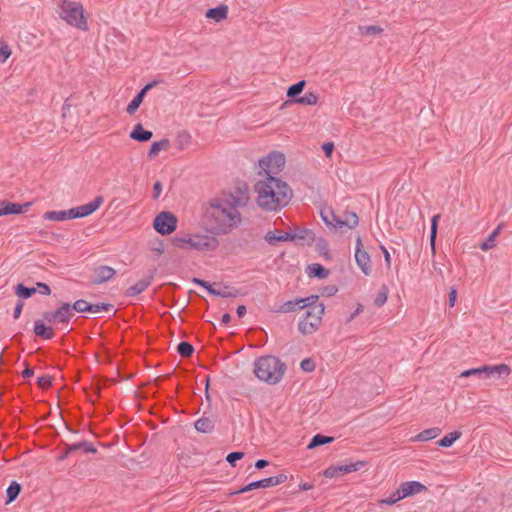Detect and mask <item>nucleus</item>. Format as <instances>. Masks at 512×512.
<instances>
[{
	"label": "nucleus",
	"instance_id": "49530a36",
	"mask_svg": "<svg viewBox=\"0 0 512 512\" xmlns=\"http://www.w3.org/2000/svg\"><path fill=\"white\" fill-rule=\"evenodd\" d=\"M358 30L361 36L377 35L383 32V29L377 25L359 26Z\"/></svg>",
	"mask_w": 512,
	"mask_h": 512
},
{
	"label": "nucleus",
	"instance_id": "864d4df0",
	"mask_svg": "<svg viewBox=\"0 0 512 512\" xmlns=\"http://www.w3.org/2000/svg\"><path fill=\"white\" fill-rule=\"evenodd\" d=\"M300 367L305 372H312L315 370L316 365L312 358H306L301 361Z\"/></svg>",
	"mask_w": 512,
	"mask_h": 512
},
{
	"label": "nucleus",
	"instance_id": "4c0bfd02",
	"mask_svg": "<svg viewBox=\"0 0 512 512\" xmlns=\"http://www.w3.org/2000/svg\"><path fill=\"white\" fill-rule=\"evenodd\" d=\"M305 85H306V81L305 80H300L297 83L291 85L287 89V93H286L287 97L290 98V99H293V101H294L302 93V91L304 90Z\"/></svg>",
	"mask_w": 512,
	"mask_h": 512
},
{
	"label": "nucleus",
	"instance_id": "a211bd4d",
	"mask_svg": "<svg viewBox=\"0 0 512 512\" xmlns=\"http://www.w3.org/2000/svg\"><path fill=\"white\" fill-rule=\"evenodd\" d=\"M115 274L116 270L114 268L106 265H100L98 267H95L93 271L94 277L92 279V283L96 285L105 283L111 278H113Z\"/></svg>",
	"mask_w": 512,
	"mask_h": 512
},
{
	"label": "nucleus",
	"instance_id": "4be33fe9",
	"mask_svg": "<svg viewBox=\"0 0 512 512\" xmlns=\"http://www.w3.org/2000/svg\"><path fill=\"white\" fill-rule=\"evenodd\" d=\"M402 496L408 497L417 493H420L424 490H426V486H424L422 483L418 481H408L404 482L399 486Z\"/></svg>",
	"mask_w": 512,
	"mask_h": 512
},
{
	"label": "nucleus",
	"instance_id": "ddd939ff",
	"mask_svg": "<svg viewBox=\"0 0 512 512\" xmlns=\"http://www.w3.org/2000/svg\"><path fill=\"white\" fill-rule=\"evenodd\" d=\"M103 201H104L103 196L99 195V196H96L91 202H89L85 205L71 208V211L73 212L74 219L91 215L101 206Z\"/></svg>",
	"mask_w": 512,
	"mask_h": 512
},
{
	"label": "nucleus",
	"instance_id": "f704fd0d",
	"mask_svg": "<svg viewBox=\"0 0 512 512\" xmlns=\"http://www.w3.org/2000/svg\"><path fill=\"white\" fill-rule=\"evenodd\" d=\"M486 369H487V378H490L491 376H494L495 374H497L499 377L502 375L507 376L511 372L510 367L506 364H499V365H495V366H487L486 365Z\"/></svg>",
	"mask_w": 512,
	"mask_h": 512
},
{
	"label": "nucleus",
	"instance_id": "a18cd8bd",
	"mask_svg": "<svg viewBox=\"0 0 512 512\" xmlns=\"http://www.w3.org/2000/svg\"><path fill=\"white\" fill-rule=\"evenodd\" d=\"M388 293V287L385 284L382 285L376 298L374 299V305L378 308L382 307L387 301Z\"/></svg>",
	"mask_w": 512,
	"mask_h": 512
},
{
	"label": "nucleus",
	"instance_id": "473e14b6",
	"mask_svg": "<svg viewBox=\"0 0 512 512\" xmlns=\"http://www.w3.org/2000/svg\"><path fill=\"white\" fill-rule=\"evenodd\" d=\"M81 450L85 453H96L97 449L88 441L84 440L74 444H68V452Z\"/></svg>",
	"mask_w": 512,
	"mask_h": 512
},
{
	"label": "nucleus",
	"instance_id": "e433bc0d",
	"mask_svg": "<svg viewBox=\"0 0 512 512\" xmlns=\"http://www.w3.org/2000/svg\"><path fill=\"white\" fill-rule=\"evenodd\" d=\"M462 433L460 431H453L445 435L442 439H440L437 444L440 447H450L453 443L461 437Z\"/></svg>",
	"mask_w": 512,
	"mask_h": 512
},
{
	"label": "nucleus",
	"instance_id": "39448f33",
	"mask_svg": "<svg viewBox=\"0 0 512 512\" xmlns=\"http://www.w3.org/2000/svg\"><path fill=\"white\" fill-rule=\"evenodd\" d=\"M303 318L299 321V331L304 334L314 333L320 326L325 307L323 303L312 304L306 308Z\"/></svg>",
	"mask_w": 512,
	"mask_h": 512
},
{
	"label": "nucleus",
	"instance_id": "a878e982",
	"mask_svg": "<svg viewBox=\"0 0 512 512\" xmlns=\"http://www.w3.org/2000/svg\"><path fill=\"white\" fill-rule=\"evenodd\" d=\"M43 218L50 221H64L67 219H74L71 209L63 211H47L44 213Z\"/></svg>",
	"mask_w": 512,
	"mask_h": 512
},
{
	"label": "nucleus",
	"instance_id": "1a4fd4ad",
	"mask_svg": "<svg viewBox=\"0 0 512 512\" xmlns=\"http://www.w3.org/2000/svg\"><path fill=\"white\" fill-rule=\"evenodd\" d=\"M74 316L73 312H71V307L69 303H62L59 308L54 311H45L42 314L43 320L48 323H60V324H68L70 319Z\"/></svg>",
	"mask_w": 512,
	"mask_h": 512
},
{
	"label": "nucleus",
	"instance_id": "603ef678",
	"mask_svg": "<svg viewBox=\"0 0 512 512\" xmlns=\"http://www.w3.org/2000/svg\"><path fill=\"white\" fill-rule=\"evenodd\" d=\"M244 457V452L235 451L231 452L226 456V461L230 463L231 466L235 467L236 462Z\"/></svg>",
	"mask_w": 512,
	"mask_h": 512
},
{
	"label": "nucleus",
	"instance_id": "72a5a7b5",
	"mask_svg": "<svg viewBox=\"0 0 512 512\" xmlns=\"http://www.w3.org/2000/svg\"><path fill=\"white\" fill-rule=\"evenodd\" d=\"M334 441V437L332 436H326V435H323V434H316L312 437L310 443L308 444L307 448L308 449H314L316 447H319V446H322V445H325V444H330Z\"/></svg>",
	"mask_w": 512,
	"mask_h": 512
},
{
	"label": "nucleus",
	"instance_id": "0e129e2a",
	"mask_svg": "<svg viewBox=\"0 0 512 512\" xmlns=\"http://www.w3.org/2000/svg\"><path fill=\"white\" fill-rule=\"evenodd\" d=\"M152 249L159 253V254H162L163 251H164V244H163V241L161 240H156L154 243H153V247Z\"/></svg>",
	"mask_w": 512,
	"mask_h": 512
},
{
	"label": "nucleus",
	"instance_id": "393cba45",
	"mask_svg": "<svg viewBox=\"0 0 512 512\" xmlns=\"http://www.w3.org/2000/svg\"><path fill=\"white\" fill-rule=\"evenodd\" d=\"M153 136L152 131L143 128L142 124L138 123L130 132V138L138 142H147Z\"/></svg>",
	"mask_w": 512,
	"mask_h": 512
},
{
	"label": "nucleus",
	"instance_id": "2eb2a0df",
	"mask_svg": "<svg viewBox=\"0 0 512 512\" xmlns=\"http://www.w3.org/2000/svg\"><path fill=\"white\" fill-rule=\"evenodd\" d=\"M154 271H150L143 279L130 286L125 291V296L134 297L144 292L152 283L154 279Z\"/></svg>",
	"mask_w": 512,
	"mask_h": 512
},
{
	"label": "nucleus",
	"instance_id": "3c124183",
	"mask_svg": "<svg viewBox=\"0 0 512 512\" xmlns=\"http://www.w3.org/2000/svg\"><path fill=\"white\" fill-rule=\"evenodd\" d=\"M70 307H71V312H73V310H74L79 313H83V312L88 313L89 302H87L84 299H79V300L75 301L73 304H70Z\"/></svg>",
	"mask_w": 512,
	"mask_h": 512
},
{
	"label": "nucleus",
	"instance_id": "423d86ee",
	"mask_svg": "<svg viewBox=\"0 0 512 512\" xmlns=\"http://www.w3.org/2000/svg\"><path fill=\"white\" fill-rule=\"evenodd\" d=\"M177 217L169 211L160 212L153 220V228L161 235H169L177 228Z\"/></svg>",
	"mask_w": 512,
	"mask_h": 512
},
{
	"label": "nucleus",
	"instance_id": "a19ab883",
	"mask_svg": "<svg viewBox=\"0 0 512 512\" xmlns=\"http://www.w3.org/2000/svg\"><path fill=\"white\" fill-rule=\"evenodd\" d=\"M318 95L314 92H306L303 96L294 100L295 103L302 105H316L318 102Z\"/></svg>",
	"mask_w": 512,
	"mask_h": 512
},
{
	"label": "nucleus",
	"instance_id": "ea45409f",
	"mask_svg": "<svg viewBox=\"0 0 512 512\" xmlns=\"http://www.w3.org/2000/svg\"><path fill=\"white\" fill-rule=\"evenodd\" d=\"M316 242V251L318 254L325 259L330 258V250H329V244L326 239L320 237L315 240Z\"/></svg>",
	"mask_w": 512,
	"mask_h": 512
},
{
	"label": "nucleus",
	"instance_id": "0eeeda50",
	"mask_svg": "<svg viewBox=\"0 0 512 512\" xmlns=\"http://www.w3.org/2000/svg\"><path fill=\"white\" fill-rule=\"evenodd\" d=\"M259 165L265 171L266 177L279 173L285 165V156L281 152L273 151L259 160Z\"/></svg>",
	"mask_w": 512,
	"mask_h": 512
},
{
	"label": "nucleus",
	"instance_id": "c85d7f7f",
	"mask_svg": "<svg viewBox=\"0 0 512 512\" xmlns=\"http://www.w3.org/2000/svg\"><path fill=\"white\" fill-rule=\"evenodd\" d=\"M169 146L170 141L167 138L153 142L147 154L148 158L150 160L154 159L161 150H167Z\"/></svg>",
	"mask_w": 512,
	"mask_h": 512
},
{
	"label": "nucleus",
	"instance_id": "c9c22d12",
	"mask_svg": "<svg viewBox=\"0 0 512 512\" xmlns=\"http://www.w3.org/2000/svg\"><path fill=\"white\" fill-rule=\"evenodd\" d=\"M502 227H503V224L502 223L499 224L494 229V231L488 236V238L480 244V249L481 250L487 251V250L495 247V238L499 235Z\"/></svg>",
	"mask_w": 512,
	"mask_h": 512
},
{
	"label": "nucleus",
	"instance_id": "c03bdc74",
	"mask_svg": "<svg viewBox=\"0 0 512 512\" xmlns=\"http://www.w3.org/2000/svg\"><path fill=\"white\" fill-rule=\"evenodd\" d=\"M177 352L181 357L188 358L194 353V347L189 342L182 341L177 346Z\"/></svg>",
	"mask_w": 512,
	"mask_h": 512
},
{
	"label": "nucleus",
	"instance_id": "412c9836",
	"mask_svg": "<svg viewBox=\"0 0 512 512\" xmlns=\"http://www.w3.org/2000/svg\"><path fill=\"white\" fill-rule=\"evenodd\" d=\"M354 257L361 271L367 276L370 275L372 272V267L370 255L368 254V252H366L365 250L355 251Z\"/></svg>",
	"mask_w": 512,
	"mask_h": 512
},
{
	"label": "nucleus",
	"instance_id": "79ce46f5",
	"mask_svg": "<svg viewBox=\"0 0 512 512\" xmlns=\"http://www.w3.org/2000/svg\"><path fill=\"white\" fill-rule=\"evenodd\" d=\"M321 218L325 222L327 226H331L334 228H338L339 225H336V219L340 218L339 216L335 215L333 210H322L321 211Z\"/></svg>",
	"mask_w": 512,
	"mask_h": 512
},
{
	"label": "nucleus",
	"instance_id": "680f3d73",
	"mask_svg": "<svg viewBox=\"0 0 512 512\" xmlns=\"http://www.w3.org/2000/svg\"><path fill=\"white\" fill-rule=\"evenodd\" d=\"M37 288L39 289V292L42 295H50V293H51V289L46 283L38 282Z\"/></svg>",
	"mask_w": 512,
	"mask_h": 512
},
{
	"label": "nucleus",
	"instance_id": "bb28decb",
	"mask_svg": "<svg viewBox=\"0 0 512 512\" xmlns=\"http://www.w3.org/2000/svg\"><path fill=\"white\" fill-rule=\"evenodd\" d=\"M441 433H442V429L439 427L428 428V429L421 431L415 437H413L412 441H421V442L429 441V440L437 438Z\"/></svg>",
	"mask_w": 512,
	"mask_h": 512
},
{
	"label": "nucleus",
	"instance_id": "9d476101",
	"mask_svg": "<svg viewBox=\"0 0 512 512\" xmlns=\"http://www.w3.org/2000/svg\"><path fill=\"white\" fill-rule=\"evenodd\" d=\"M318 301L317 295H311L304 298H296L294 300H289L284 302L278 309L275 310L276 313H290L300 311L308 306L315 304Z\"/></svg>",
	"mask_w": 512,
	"mask_h": 512
},
{
	"label": "nucleus",
	"instance_id": "20e7f679",
	"mask_svg": "<svg viewBox=\"0 0 512 512\" xmlns=\"http://www.w3.org/2000/svg\"><path fill=\"white\" fill-rule=\"evenodd\" d=\"M59 17L68 25L81 31L88 30V22L85 9L79 2L70 0H57Z\"/></svg>",
	"mask_w": 512,
	"mask_h": 512
},
{
	"label": "nucleus",
	"instance_id": "4468645a",
	"mask_svg": "<svg viewBox=\"0 0 512 512\" xmlns=\"http://www.w3.org/2000/svg\"><path fill=\"white\" fill-rule=\"evenodd\" d=\"M31 206L30 202L25 204L13 203L10 201H0V217L5 215H18L28 211Z\"/></svg>",
	"mask_w": 512,
	"mask_h": 512
},
{
	"label": "nucleus",
	"instance_id": "13d9d810",
	"mask_svg": "<svg viewBox=\"0 0 512 512\" xmlns=\"http://www.w3.org/2000/svg\"><path fill=\"white\" fill-rule=\"evenodd\" d=\"M338 291V288L335 285L325 286L322 290V295L326 297L334 296Z\"/></svg>",
	"mask_w": 512,
	"mask_h": 512
},
{
	"label": "nucleus",
	"instance_id": "6e6552de",
	"mask_svg": "<svg viewBox=\"0 0 512 512\" xmlns=\"http://www.w3.org/2000/svg\"><path fill=\"white\" fill-rule=\"evenodd\" d=\"M286 480H287L286 474H279L276 476H271V477L264 478L261 480L253 481V482L247 484L246 486L241 487L240 489H238L234 492H231L230 495L241 494V493L249 492V491H252L255 489H260V488L274 487V486L284 483Z\"/></svg>",
	"mask_w": 512,
	"mask_h": 512
},
{
	"label": "nucleus",
	"instance_id": "de8ad7c7",
	"mask_svg": "<svg viewBox=\"0 0 512 512\" xmlns=\"http://www.w3.org/2000/svg\"><path fill=\"white\" fill-rule=\"evenodd\" d=\"M440 215H434L431 220L430 245L433 253H435V241L437 237V227Z\"/></svg>",
	"mask_w": 512,
	"mask_h": 512
},
{
	"label": "nucleus",
	"instance_id": "7ed1b4c3",
	"mask_svg": "<svg viewBox=\"0 0 512 512\" xmlns=\"http://www.w3.org/2000/svg\"><path fill=\"white\" fill-rule=\"evenodd\" d=\"M285 371V363L276 356H261L254 362V373L256 377L269 384L279 383Z\"/></svg>",
	"mask_w": 512,
	"mask_h": 512
},
{
	"label": "nucleus",
	"instance_id": "338daca9",
	"mask_svg": "<svg viewBox=\"0 0 512 512\" xmlns=\"http://www.w3.org/2000/svg\"><path fill=\"white\" fill-rule=\"evenodd\" d=\"M34 374V370L30 368L28 365H26V368L22 371V377L23 378H30Z\"/></svg>",
	"mask_w": 512,
	"mask_h": 512
},
{
	"label": "nucleus",
	"instance_id": "f03ea898",
	"mask_svg": "<svg viewBox=\"0 0 512 512\" xmlns=\"http://www.w3.org/2000/svg\"><path fill=\"white\" fill-rule=\"evenodd\" d=\"M258 205L267 211H276L285 207L292 197V189L281 179L269 175L255 184Z\"/></svg>",
	"mask_w": 512,
	"mask_h": 512
},
{
	"label": "nucleus",
	"instance_id": "c756f323",
	"mask_svg": "<svg viewBox=\"0 0 512 512\" xmlns=\"http://www.w3.org/2000/svg\"><path fill=\"white\" fill-rule=\"evenodd\" d=\"M22 491V486L17 481H12L6 490L5 504H10L15 501Z\"/></svg>",
	"mask_w": 512,
	"mask_h": 512
},
{
	"label": "nucleus",
	"instance_id": "6e6d98bb",
	"mask_svg": "<svg viewBox=\"0 0 512 512\" xmlns=\"http://www.w3.org/2000/svg\"><path fill=\"white\" fill-rule=\"evenodd\" d=\"M172 243L175 247H179V248H189L190 246V237L189 238H185V237H174L172 239Z\"/></svg>",
	"mask_w": 512,
	"mask_h": 512
},
{
	"label": "nucleus",
	"instance_id": "bf43d9fd",
	"mask_svg": "<svg viewBox=\"0 0 512 512\" xmlns=\"http://www.w3.org/2000/svg\"><path fill=\"white\" fill-rule=\"evenodd\" d=\"M334 143L333 142H326L322 145V150L326 157H331L333 151H334Z\"/></svg>",
	"mask_w": 512,
	"mask_h": 512
},
{
	"label": "nucleus",
	"instance_id": "9b49d317",
	"mask_svg": "<svg viewBox=\"0 0 512 512\" xmlns=\"http://www.w3.org/2000/svg\"><path fill=\"white\" fill-rule=\"evenodd\" d=\"M366 465L365 461H356L351 462L349 464L342 465H331L327 469L324 470L323 475L326 478H334L340 475L348 474L351 472H356L363 468Z\"/></svg>",
	"mask_w": 512,
	"mask_h": 512
},
{
	"label": "nucleus",
	"instance_id": "052dcab7",
	"mask_svg": "<svg viewBox=\"0 0 512 512\" xmlns=\"http://www.w3.org/2000/svg\"><path fill=\"white\" fill-rule=\"evenodd\" d=\"M24 302L22 300H18L14 312H13V318L16 320L21 316L22 310H23Z\"/></svg>",
	"mask_w": 512,
	"mask_h": 512
},
{
	"label": "nucleus",
	"instance_id": "f257e3e1",
	"mask_svg": "<svg viewBox=\"0 0 512 512\" xmlns=\"http://www.w3.org/2000/svg\"><path fill=\"white\" fill-rule=\"evenodd\" d=\"M249 199L246 185L237 186L234 192L224 191L211 198L206 204L203 215L206 230L217 236L230 233L242 220L238 208L245 207Z\"/></svg>",
	"mask_w": 512,
	"mask_h": 512
},
{
	"label": "nucleus",
	"instance_id": "dca6fc26",
	"mask_svg": "<svg viewBox=\"0 0 512 512\" xmlns=\"http://www.w3.org/2000/svg\"><path fill=\"white\" fill-rule=\"evenodd\" d=\"M160 81H152L148 84H146L138 93L137 95L131 100V102L128 104L126 108V112L130 115H133L140 105L142 104L145 95L149 90H151L154 86H156Z\"/></svg>",
	"mask_w": 512,
	"mask_h": 512
},
{
	"label": "nucleus",
	"instance_id": "09e8293b",
	"mask_svg": "<svg viewBox=\"0 0 512 512\" xmlns=\"http://www.w3.org/2000/svg\"><path fill=\"white\" fill-rule=\"evenodd\" d=\"M403 498H404V496H402V492H401L400 488H398L396 491H394L392 494H390L389 497L381 499L379 502L381 504H385V505H393Z\"/></svg>",
	"mask_w": 512,
	"mask_h": 512
},
{
	"label": "nucleus",
	"instance_id": "5fc2aeb1",
	"mask_svg": "<svg viewBox=\"0 0 512 512\" xmlns=\"http://www.w3.org/2000/svg\"><path fill=\"white\" fill-rule=\"evenodd\" d=\"M37 384L41 389H48L52 385V377L49 375H42L38 377Z\"/></svg>",
	"mask_w": 512,
	"mask_h": 512
},
{
	"label": "nucleus",
	"instance_id": "b1692460",
	"mask_svg": "<svg viewBox=\"0 0 512 512\" xmlns=\"http://www.w3.org/2000/svg\"><path fill=\"white\" fill-rule=\"evenodd\" d=\"M205 16L208 19H212L215 22H221L228 17V6L224 4H220L217 7L210 8L206 11Z\"/></svg>",
	"mask_w": 512,
	"mask_h": 512
},
{
	"label": "nucleus",
	"instance_id": "e2e57ef3",
	"mask_svg": "<svg viewBox=\"0 0 512 512\" xmlns=\"http://www.w3.org/2000/svg\"><path fill=\"white\" fill-rule=\"evenodd\" d=\"M162 192V183L160 181H156L153 186V199H158Z\"/></svg>",
	"mask_w": 512,
	"mask_h": 512
},
{
	"label": "nucleus",
	"instance_id": "6ab92c4d",
	"mask_svg": "<svg viewBox=\"0 0 512 512\" xmlns=\"http://www.w3.org/2000/svg\"><path fill=\"white\" fill-rule=\"evenodd\" d=\"M294 241H300L301 244L311 246L315 240V233L308 228L296 227L293 231Z\"/></svg>",
	"mask_w": 512,
	"mask_h": 512
},
{
	"label": "nucleus",
	"instance_id": "37998d69",
	"mask_svg": "<svg viewBox=\"0 0 512 512\" xmlns=\"http://www.w3.org/2000/svg\"><path fill=\"white\" fill-rule=\"evenodd\" d=\"M470 376H477L479 378H487L486 365L478 367V368H471V369L465 370L460 374V377H470Z\"/></svg>",
	"mask_w": 512,
	"mask_h": 512
},
{
	"label": "nucleus",
	"instance_id": "2f4dec72",
	"mask_svg": "<svg viewBox=\"0 0 512 512\" xmlns=\"http://www.w3.org/2000/svg\"><path fill=\"white\" fill-rule=\"evenodd\" d=\"M308 275L310 277H316L319 279L326 278L329 275V270L326 269L323 265L318 263H313L308 266Z\"/></svg>",
	"mask_w": 512,
	"mask_h": 512
},
{
	"label": "nucleus",
	"instance_id": "cd10ccee",
	"mask_svg": "<svg viewBox=\"0 0 512 512\" xmlns=\"http://www.w3.org/2000/svg\"><path fill=\"white\" fill-rule=\"evenodd\" d=\"M359 218L356 213L354 212H346L344 215V219L337 218L336 219V225H339V227L347 226L350 229L355 228L358 225Z\"/></svg>",
	"mask_w": 512,
	"mask_h": 512
},
{
	"label": "nucleus",
	"instance_id": "f8f14e48",
	"mask_svg": "<svg viewBox=\"0 0 512 512\" xmlns=\"http://www.w3.org/2000/svg\"><path fill=\"white\" fill-rule=\"evenodd\" d=\"M219 246L215 236L195 235L190 237L189 249L197 251H214Z\"/></svg>",
	"mask_w": 512,
	"mask_h": 512
},
{
	"label": "nucleus",
	"instance_id": "4d7b16f0",
	"mask_svg": "<svg viewBox=\"0 0 512 512\" xmlns=\"http://www.w3.org/2000/svg\"><path fill=\"white\" fill-rule=\"evenodd\" d=\"M11 55V49L8 45H2L0 47V62L4 63Z\"/></svg>",
	"mask_w": 512,
	"mask_h": 512
},
{
	"label": "nucleus",
	"instance_id": "aec40b11",
	"mask_svg": "<svg viewBox=\"0 0 512 512\" xmlns=\"http://www.w3.org/2000/svg\"><path fill=\"white\" fill-rule=\"evenodd\" d=\"M194 427L199 433L210 434L215 430L216 420L204 414L194 423Z\"/></svg>",
	"mask_w": 512,
	"mask_h": 512
},
{
	"label": "nucleus",
	"instance_id": "8fccbe9b",
	"mask_svg": "<svg viewBox=\"0 0 512 512\" xmlns=\"http://www.w3.org/2000/svg\"><path fill=\"white\" fill-rule=\"evenodd\" d=\"M113 308L112 304L109 303H89L88 313H100L102 311H109Z\"/></svg>",
	"mask_w": 512,
	"mask_h": 512
},
{
	"label": "nucleus",
	"instance_id": "58836bf2",
	"mask_svg": "<svg viewBox=\"0 0 512 512\" xmlns=\"http://www.w3.org/2000/svg\"><path fill=\"white\" fill-rule=\"evenodd\" d=\"M36 293L35 287H27L22 283H19L15 287V294L22 298V299H28L31 296H33Z\"/></svg>",
	"mask_w": 512,
	"mask_h": 512
},
{
	"label": "nucleus",
	"instance_id": "69168bd1",
	"mask_svg": "<svg viewBox=\"0 0 512 512\" xmlns=\"http://www.w3.org/2000/svg\"><path fill=\"white\" fill-rule=\"evenodd\" d=\"M456 297H457V291H456V289L452 288L451 291L449 292V306L450 307H453L455 305Z\"/></svg>",
	"mask_w": 512,
	"mask_h": 512
},
{
	"label": "nucleus",
	"instance_id": "f3484780",
	"mask_svg": "<svg viewBox=\"0 0 512 512\" xmlns=\"http://www.w3.org/2000/svg\"><path fill=\"white\" fill-rule=\"evenodd\" d=\"M192 282L196 285H199L203 288H205L208 293L211 295L222 297V298H235L238 295V291L236 289L230 290V291H222L215 289L208 281H205L200 278H193Z\"/></svg>",
	"mask_w": 512,
	"mask_h": 512
},
{
	"label": "nucleus",
	"instance_id": "7c9ffc66",
	"mask_svg": "<svg viewBox=\"0 0 512 512\" xmlns=\"http://www.w3.org/2000/svg\"><path fill=\"white\" fill-rule=\"evenodd\" d=\"M264 239L270 244L275 245L279 241H294L293 232H285L276 236L272 231H268Z\"/></svg>",
	"mask_w": 512,
	"mask_h": 512
},
{
	"label": "nucleus",
	"instance_id": "774afa93",
	"mask_svg": "<svg viewBox=\"0 0 512 512\" xmlns=\"http://www.w3.org/2000/svg\"><path fill=\"white\" fill-rule=\"evenodd\" d=\"M269 465V462L265 459H259L255 462V468L256 469H263L265 468L266 466Z\"/></svg>",
	"mask_w": 512,
	"mask_h": 512
},
{
	"label": "nucleus",
	"instance_id": "5701e85b",
	"mask_svg": "<svg viewBox=\"0 0 512 512\" xmlns=\"http://www.w3.org/2000/svg\"><path fill=\"white\" fill-rule=\"evenodd\" d=\"M45 320H36L34 323V334L45 340H50L54 337V330L51 326L44 323Z\"/></svg>",
	"mask_w": 512,
	"mask_h": 512
}]
</instances>
